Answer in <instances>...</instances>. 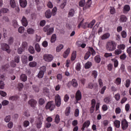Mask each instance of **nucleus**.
<instances>
[{
	"label": "nucleus",
	"mask_w": 131,
	"mask_h": 131,
	"mask_svg": "<svg viewBox=\"0 0 131 131\" xmlns=\"http://www.w3.org/2000/svg\"><path fill=\"white\" fill-rule=\"evenodd\" d=\"M106 49L109 52H113L116 49V43L114 41L108 42L106 46Z\"/></svg>",
	"instance_id": "nucleus-1"
},
{
	"label": "nucleus",
	"mask_w": 131,
	"mask_h": 131,
	"mask_svg": "<svg viewBox=\"0 0 131 131\" xmlns=\"http://www.w3.org/2000/svg\"><path fill=\"white\" fill-rule=\"evenodd\" d=\"M44 32H46L47 35H51L54 33V27H51L50 25H46L43 28Z\"/></svg>",
	"instance_id": "nucleus-2"
},
{
	"label": "nucleus",
	"mask_w": 131,
	"mask_h": 131,
	"mask_svg": "<svg viewBox=\"0 0 131 131\" xmlns=\"http://www.w3.org/2000/svg\"><path fill=\"white\" fill-rule=\"evenodd\" d=\"M55 108H56V105L54 104V101H53L48 102L45 106V109L49 110V111H54Z\"/></svg>",
	"instance_id": "nucleus-3"
},
{
	"label": "nucleus",
	"mask_w": 131,
	"mask_h": 131,
	"mask_svg": "<svg viewBox=\"0 0 131 131\" xmlns=\"http://www.w3.org/2000/svg\"><path fill=\"white\" fill-rule=\"evenodd\" d=\"M43 117L41 115L38 116L36 121V124L37 128H40L42 125V121H43Z\"/></svg>",
	"instance_id": "nucleus-4"
},
{
	"label": "nucleus",
	"mask_w": 131,
	"mask_h": 131,
	"mask_svg": "<svg viewBox=\"0 0 131 131\" xmlns=\"http://www.w3.org/2000/svg\"><path fill=\"white\" fill-rule=\"evenodd\" d=\"M1 49L3 51H5L8 53V54H10L11 53V50H10V46L9 45L4 43L1 45Z\"/></svg>",
	"instance_id": "nucleus-5"
},
{
	"label": "nucleus",
	"mask_w": 131,
	"mask_h": 131,
	"mask_svg": "<svg viewBox=\"0 0 131 131\" xmlns=\"http://www.w3.org/2000/svg\"><path fill=\"white\" fill-rule=\"evenodd\" d=\"M43 59L46 62H52L54 57H53V55L51 54H45L43 56Z\"/></svg>",
	"instance_id": "nucleus-6"
},
{
	"label": "nucleus",
	"mask_w": 131,
	"mask_h": 131,
	"mask_svg": "<svg viewBox=\"0 0 131 131\" xmlns=\"http://www.w3.org/2000/svg\"><path fill=\"white\" fill-rule=\"evenodd\" d=\"M55 100L56 106L60 107V106H61V97L59 94H57L55 96Z\"/></svg>",
	"instance_id": "nucleus-7"
},
{
	"label": "nucleus",
	"mask_w": 131,
	"mask_h": 131,
	"mask_svg": "<svg viewBox=\"0 0 131 131\" xmlns=\"http://www.w3.org/2000/svg\"><path fill=\"white\" fill-rule=\"evenodd\" d=\"M81 92H80V90H78L75 95L76 103H78V101H80V100H81Z\"/></svg>",
	"instance_id": "nucleus-8"
},
{
	"label": "nucleus",
	"mask_w": 131,
	"mask_h": 131,
	"mask_svg": "<svg viewBox=\"0 0 131 131\" xmlns=\"http://www.w3.org/2000/svg\"><path fill=\"white\" fill-rule=\"evenodd\" d=\"M121 126L123 130H125L128 127V122L126 121V120L124 119L122 121Z\"/></svg>",
	"instance_id": "nucleus-9"
},
{
	"label": "nucleus",
	"mask_w": 131,
	"mask_h": 131,
	"mask_svg": "<svg viewBox=\"0 0 131 131\" xmlns=\"http://www.w3.org/2000/svg\"><path fill=\"white\" fill-rule=\"evenodd\" d=\"M130 11V6L128 5H125L123 8V13L126 15Z\"/></svg>",
	"instance_id": "nucleus-10"
},
{
	"label": "nucleus",
	"mask_w": 131,
	"mask_h": 131,
	"mask_svg": "<svg viewBox=\"0 0 131 131\" xmlns=\"http://www.w3.org/2000/svg\"><path fill=\"white\" fill-rule=\"evenodd\" d=\"M91 125V121L90 120L85 121L83 124L82 127L81 128L82 131H84V129L86 128L89 127Z\"/></svg>",
	"instance_id": "nucleus-11"
},
{
	"label": "nucleus",
	"mask_w": 131,
	"mask_h": 131,
	"mask_svg": "<svg viewBox=\"0 0 131 131\" xmlns=\"http://www.w3.org/2000/svg\"><path fill=\"white\" fill-rule=\"evenodd\" d=\"M127 21V17L125 15L122 14L120 16L119 22L120 23H125Z\"/></svg>",
	"instance_id": "nucleus-12"
},
{
	"label": "nucleus",
	"mask_w": 131,
	"mask_h": 131,
	"mask_svg": "<svg viewBox=\"0 0 131 131\" xmlns=\"http://www.w3.org/2000/svg\"><path fill=\"white\" fill-rule=\"evenodd\" d=\"M10 12V10L8 8H2L0 9V17H2L3 16V14H7V13H9Z\"/></svg>",
	"instance_id": "nucleus-13"
},
{
	"label": "nucleus",
	"mask_w": 131,
	"mask_h": 131,
	"mask_svg": "<svg viewBox=\"0 0 131 131\" xmlns=\"http://www.w3.org/2000/svg\"><path fill=\"white\" fill-rule=\"evenodd\" d=\"M19 5L21 8H26L27 6V0H19Z\"/></svg>",
	"instance_id": "nucleus-14"
},
{
	"label": "nucleus",
	"mask_w": 131,
	"mask_h": 131,
	"mask_svg": "<svg viewBox=\"0 0 131 131\" xmlns=\"http://www.w3.org/2000/svg\"><path fill=\"white\" fill-rule=\"evenodd\" d=\"M29 104L30 105L31 107H34L36 105V104H37V101H36L34 99H31L29 101Z\"/></svg>",
	"instance_id": "nucleus-15"
},
{
	"label": "nucleus",
	"mask_w": 131,
	"mask_h": 131,
	"mask_svg": "<svg viewBox=\"0 0 131 131\" xmlns=\"http://www.w3.org/2000/svg\"><path fill=\"white\" fill-rule=\"evenodd\" d=\"M21 23L23 26H25V27L28 25V21L25 16L23 17L21 19Z\"/></svg>",
	"instance_id": "nucleus-16"
},
{
	"label": "nucleus",
	"mask_w": 131,
	"mask_h": 131,
	"mask_svg": "<svg viewBox=\"0 0 131 131\" xmlns=\"http://www.w3.org/2000/svg\"><path fill=\"white\" fill-rule=\"evenodd\" d=\"M43 94L46 97H49L50 96V90L47 88H45L43 89Z\"/></svg>",
	"instance_id": "nucleus-17"
},
{
	"label": "nucleus",
	"mask_w": 131,
	"mask_h": 131,
	"mask_svg": "<svg viewBox=\"0 0 131 131\" xmlns=\"http://www.w3.org/2000/svg\"><path fill=\"white\" fill-rule=\"evenodd\" d=\"M111 97L107 96L105 98L103 99V102L105 103V104H111Z\"/></svg>",
	"instance_id": "nucleus-18"
},
{
	"label": "nucleus",
	"mask_w": 131,
	"mask_h": 131,
	"mask_svg": "<svg viewBox=\"0 0 131 131\" xmlns=\"http://www.w3.org/2000/svg\"><path fill=\"white\" fill-rule=\"evenodd\" d=\"M45 16L48 19H50L51 17H52V12L51 11V10H48L45 12Z\"/></svg>",
	"instance_id": "nucleus-19"
},
{
	"label": "nucleus",
	"mask_w": 131,
	"mask_h": 131,
	"mask_svg": "<svg viewBox=\"0 0 131 131\" xmlns=\"http://www.w3.org/2000/svg\"><path fill=\"white\" fill-rule=\"evenodd\" d=\"M69 54H70V48H68L67 50L63 53V57L64 58H67L68 56L69 55Z\"/></svg>",
	"instance_id": "nucleus-20"
},
{
	"label": "nucleus",
	"mask_w": 131,
	"mask_h": 131,
	"mask_svg": "<svg viewBox=\"0 0 131 131\" xmlns=\"http://www.w3.org/2000/svg\"><path fill=\"white\" fill-rule=\"evenodd\" d=\"M71 83L73 88H77L78 86V83H77V81L75 79H72Z\"/></svg>",
	"instance_id": "nucleus-21"
},
{
	"label": "nucleus",
	"mask_w": 131,
	"mask_h": 131,
	"mask_svg": "<svg viewBox=\"0 0 131 131\" xmlns=\"http://www.w3.org/2000/svg\"><path fill=\"white\" fill-rule=\"evenodd\" d=\"M93 66V63L91 61H88L84 66L85 69H90Z\"/></svg>",
	"instance_id": "nucleus-22"
},
{
	"label": "nucleus",
	"mask_w": 131,
	"mask_h": 131,
	"mask_svg": "<svg viewBox=\"0 0 131 131\" xmlns=\"http://www.w3.org/2000/svg\"><path fill=\"white\" fill-rule=\"evenodd\" d=\"M74 14H75V11H74V9H71L68 13V17H73L74 16Z\"/></svg>",
	"instance_id": "nucleus-23"
},
{
	"label": "nucleus",
	"mask_w": 131,
	"mask_h": 131,
	"mask_svg": "<svg viewBox=\"0 0 131 131\" xmlns=\"http://www.w3.org/2000/svg\"><path fill=\"white\" fill-rule=\"evenodd\" d=\"M110 37V33H106L104 34L102 36H101V39L102 40L104 39H107V38H109Z\"/></svg>",
	"instance_id": "nucleus-24"
},
{
	"label": "nucleus",
	"mask_w": 131,
	"mask_h": 131,
	"mask_svg": "<svg viewBox=\"0 0 131 131\" xmlns=\"http://www.w3.org/2000/svg\"><path fill=\"white\" fill-rule=\"evenodd\" d=\"M20 79L21 81L25 82L27 80V76L26 74H23L20 76Z\"/></svg>",
	"instance_id": "nucleus-25"
},
{
	"label": "nucleus",
	"mask_w": 131,
	"mask_h": 131,
	"mask_svg": "<svg viewBox=\"0 0 131 131\" xmlns=\"http://www.w3.org/2000/svg\"><path fill=\"white\" fill-rule=\"evenodd\" d=\"M19 99V96H12L9 97V100L10 101H15L16 102V101H17V100H18Z\"/></svg>",
	"instance_id": "nucleus-26"
},
{
	"label": "nucleus",
	"mask_w": 131,
	"mask_h": 131,
	"mask_svg": "<svg viewBox=\"0 0 131 131\" xmlns=\"http://www.w3.org/2000/svg\"><path fill=\"white\" fill-rule=\"evenodd\" d=\"M88 52H90L91 55L93 56H95V55H96V51H95L94 48L92 47H89Z\"/></svg>",
	"instance_id": "nucleus-27"
},
{
	"label": "nucleus",
	"mask_w": 131,
	"mask_h": 131,
	"mask_svg": "<svg viewBox=\"0 0 131 131\" xmlns=\"http://www.w3.org/2000/svg\"><path fill=\"white\" fill-rule=\"evenodd\" d=\"M95 23H96V20L93 19L92 21L90 23L88 24V28H93V27L94 26V25H95Z\"/></svg>",
	"instance_id": "nucleus-28"
},
{
	"label": "nucleus",
	"mask_w": 131,
	"mask_h": 131,
	"mask_svg": "<svg viewBox=\"0 0 131 131\" xmlns=\"http://www.w3.org/2000/svg\"><path fill=\"white\" fill-rule=\"evenodd\" d=\"M92 5V2L88 1L86 2V4L85 5L83 10L86 9H89V8L91 7V5Z\"/></svg>",
	"instance_id": "nucleus-29"
},
{
	"label": "nucleus",
	"mask_w": 131,
	"mask_h": 131,
	"mask_svg": "<svg viewBox=\"0 0 131 131\" xmlns=\"http://www.w3.org/2000/svg\"><path fill=\"white\" fill-rule=\"evenodd\" d=\"M75 69L76 71H80V69H81V64L80 62H78L76 63Z\"/></svg>",
	"instance_id": "nucleus-30"
},
{
	"label": "nucleus",
	"mask_w": 131,
	"mask_h": 131,
	"mask_svg": "<svg viewBox=\"0 0 131 131\" xmlns=\"http://www.w3.org/2000/svg\"><path fill=\"white\" fill-rule=\"evenodd\" d=\"M115 127L117 128H119L120 127V121L119 120H115L114 122Z\"/></svg>",
	"instance_id": "nucleus-31"
},
{
	"label": "nucleus",
	"mask_w": 131,
	"mask_h": 131,
	"mask_svg": "<svg viewBox=\"0 0 131 131\" xmlns=\"http://www.w3.org/2000/svg\"><path fill=\"white\" fill-rule=\"evenodd\" d=\"M94 60L96 63H100L101 62V56L100 55H96L94 58Z\"/></svg>",
	"instance_id": "nucleus-32"
},
{
	"label": "nucleus",
	"mask_w": 131,
	"mask_h": 131,
	"mask_svg": "<svg viewBox=\"0 0 131 131\" xmlns=\"http://www.w3.org/2000/svg\"><path fill=\"white\" fill-rule=\"evenodd\" d=\"M57 39V36L55 34H54L52 35L51 38V42L52 43L55 42Z\"/></svg>",
	"instance_id": "nucleus-33"
},
{
	"label": "nucleus",
	"mask_w": 131,
	"mask_h": 131,
	"mask_svg": "<svg viewBox=\"0 0 131 131\" xmlns=\"http://www.w3.org/2000/svg\"><path fill=\"white\" fill-rule=\"evenodd\" d=\"M63 49H64V46H63L62 44H60L57 47L56 52H60V51L63 50Z\"/></svg>",
	"instance_id": "nucleus-34"
},
{
	"label": "nucleus",
	"mask_w": 131,
	"mask_h": 131,
	"mask_svg": "<svg viewBox=\"0 0 131 131\" xmlns=\"http://www.w3.org/2000/svg\"><path fill=\"white\" fill-rule=\"evenodd\" d=\"M94 83L93 82H89L87 86H86V89H90V90H93L94 89Z\"/></svg>",
	"instance_id": "nucleus-35"
},
{
	"label": "nucleus",
	"mask_w": 131,
	"mask_h": 131,
	"mask_svg": "<svg viewBox=\"0 0 131 131\" xmlns=\"http://www.w3.org/2000/svg\"><path fill=\"white\" fill-rule=\"evenodd\" d=\"M10 4L11 8H13V9L16 8V2H15V0H10Z\"/></svg>",
	"instance_id": "nucleus-36"
},
{
	"label": "nucleus",
	"mask_w": 131,
	"mask_h": 131,
	"mask_svg": "<svg viewBox=\"0 0 131 131\" xmlns=\"http://www.w3.org/2000/svg\"><path fill=\"white\" fill-rule=\"evenodd\" d=\"M71 108L70 107H67L66 110L65 114L66 116H69V115L70 114V110Z\"/></svg>",
	"instance_id": "nucleus-37"
},
{
	"label": "nucleus",
	"mask_w": 131,
	"mask_h": 131,
	"mask_svg": "<svg viewBox=\"0 0 131 131\" xmlns=\"http://www.w3.org/2000/svg\"><path fill=\"white\" fill-rule=\"evenodd\" d=\"M55 122L56 124H58L60 122V116L56 115L55 118Z\"/></svg>",
	"instance_id": "nucleus-38"
},
{
	"label": "nucleus",
	"mask_w": 131,
	"mask_h": 131,
	"mask_svg": "<svg viewBox=\"0 0 131 131\" xmlns=\"http://www.w3.org/2000/svg\"><path fill=\"white\" fill-rule=\"evenodd\" d=\"M106 89L107 86H103V87H102L100 91L101 95H104V94H105V91H106Z\"/></svg>",
	"instance_id": "nucleus-39"
},
{
	"label": "nucleus",
	"mask_w": 131,
	"mask_h": 131,
	"mask_svg": "<svg viewBox=\"0 0 131 131\" xmlns=\"http://www.w3.org/2000/svg\"><path fill=\"white\" fill-rule=\"evenodd\" d=\"M76 59V52L74 51L72 54L71 61H74Z\"/></svg>",
	"instance_id": "nucleus-40"
},
{
	"label": "nucleus",
	"mask_w": 131,
	"mask_h": 131,
	"mask_svg": "<svg viewBox=\"0 0 131 131\" xmlns=\"http://www.w3.org/2000/svg\"><path fill=\"white\" fill-rule=\"evenodd\" d=\"M66 5H67V1L63 0L60 7L61 9H64V8H65V7L66 6Z\"/></svg>",
	"instance_id": "nucleus-41"
},
{
	"label": "nucleus",
	"mask_w": 131,
	"mask_h": 131,
	"mask_svg": "<svg viewBox=\"0 0 131 131\" xmlns=\"http://www.w3.org/2000/svg\"><path fill=\"white\" fill-rule=\"evenodd\" d=\"M35 49L37 53H40L41 49L40 47L39 46V44L36 43L35 46Z\"/></svg>",
	"instance_id": "nucleus-42"
},
{
	"label": "nucleus",
	"mask_w": 131,
	"mask_h": 131,
	"mask_svg": "<svg viewBox=\"0 0 131 131\" xmlns=\"http://www.w3.org/2000/svg\"><path fill=\"white\" fill-rule=\"evenodd\" d=\"M112 61H114V66L115 68H117L118 67V60L116 59H113Z\"/></svg>",
	"instance_id": "nucleus-43"
},
{
	"label": "nucleus",
	"mask_w": 131,
	"mask_h": 131,
	"mask_svg": "<svg viewBox=\"0 0 131 131\" xmlns=\"http://www.w3.org/2000/svg\"><path fill=\"white\" fill-rule=\"evenodd\" d=\"M115 83H116V84H117V85H119V84H121V78H117Z\"/></svg>",
	"instance_id": "nucleus-44"
},
{
	"label": "nucleus",
	"mask_w": 131,
	"mask_h": 131,
	"mask_svg": "<svg viewBox=\"0 0 131 131\" xmlns=\"http://www.w3.org/2000/svg\"><path fill=\"white\" fill-rule=\"evenodd\" d=\"M29 52L30 53V54H34L35 50H34L33 47L29 46Z\"/></svg>",
	"instance_id": "nucleus-45"
},
{
	"label": "nucleus",
	"mask_w": 131,
	"mask_h": 131,
	"mask_svg": "<svg viewBox=\"0 0 131 131\" xmlns=\"http://www.w3.org/2000/svg\"><path fill=\"white\" fill-rule=\"evenodd\" d=\"M125 85L127 88H129V85H130V79H128L126 80Z\"/></svg>",
	"instance_id": "nucleus-46"
},
{
	"label": "nucleus",
	"mask_w": 131,
	"mask_h": 131,
	"mask_svg": "<svg viewBox=\"0 0 131 131\" xmlns=\"http://www.w3.org/2000/svg\"><path fill=\"white\" fill-rule=\"evenodd\" d=\"M90 57H91V52L88 51L85 53L84 59V60H88Z\"/></svg>",
	"instance_id": "nucleus-47"
},
{
	"label": "nucleus",
	"mask_w": 131,
	"mask_h": 131,
	"mask_svg": "<svg viewBox=\"0 0 131 131\" xmlns=\"http://www.w3.org/2000/svg\"><path fill=\"white\" fill-rule=\"evenodd\" d=\"M29 124H30V123H29V121L26 120L23 122L24 127H27V126H29Z\"/></svg>",
	"instance_id": "nucleus-48"
},
{
	"label": "nucleus",
	"mask_w": 131,
	"mask_h": 131,
	"mask_svg": "<svg viewBox=\"0 0 131 131\" xmlns=\"http://www.w3.org/2000/svg\"><path fill=\"white\" fill-rule=\"evenodd\" d=\"M43 75H45V73H43V72L39 71L37 76L38 78H42V77H43Z\"/></svg>",
	"instance_id": "nucleus-49"
},
{
	"label": "nucleus",
	"mask_w": 131,
	"mask_h": 131,
	"mask_svg": "<svg viewBox=\"0 0 131 131\" xmlns=\"http://www.w3.org/2000/svg\"><path fill=\"white\" fill-rule=\"evenodd\" d=\"M84 5H85V0H81L79 3L80 7H84Z\"/></svg>",
	"instance_id": "nucleus-50"
},
{
	"label": "nucleus",
	"mask_w": 131,
	"mask_h": 131,
	"mask_svg": "<svg viewBox=\"0 0 131 131\" xmlns=\"http://www.w3.org/2000/svg\"><path fill=\"white\" fill-rule=\"evenodd\" d=\"M45 102L46 101L45 100V99L41 98L39 99L38 103L39 105H43Z\"/></svg>",
	"instance_id": "nucleus-51"
},
{
	"label": "nucleus",
	"mask_w": 131,
	"mask_h": 131,
	"mask_svg": "<svg viewBox=\"0 0 131 131\" xmlns=\"http://www.w3.org/2000/svg\"><path fill=\"white\" fill-rule=\"evenodd\" d=\"M10 68V64H6L5 66H2V69H4L5 71H8V70Z\"/></svg>",
	"instance_id": "nucleus-52"
},
{
	"label": "nucleus",
	"mask_w": 131,
	"mask_h": 131,
	"mask_svg": "<svg viewBox=\"0 0 131 131\" xmlns=\"http://www.w3.org/2000/svg\"><path fill=\"white\" fill-rule=\"evenodd\" d=\"M115 99L116 101H119V100H120V94L119 93L115 94Z\"/></svg>",
	"instance_id": "nucleus-53"
},
{
	"label": "nucleus",
	"mask_w": 131,
	"mask_h": 131,
	"mask_svg": "<svg viewBox=\"0 0 131 131\" xmlns=\"http://www.w3.org/2000/svg\"><path fill=\"white\" fill-rule=\"evenodd\" d=\"M57 7H54V8L52 9V15L53 16H55L56 15V14H57Z\"/></svg>",
	"instance_id": "nucleus-54"
},
{
	"label": "nucleus",
	"mask_w": 131,
	"mask_h": 131,
	"mask_svg": "<svg viewBox=\"0 0 131 131\" xmlns=\"http://www.w3.org/2000/svg\"><path fill=\"white\" fill-rule=\"evenodd\" d=\"M27 32L29 34H33L34 33V30L32 28L28 29Z\"/></svg>",
	"instance_id": "nucleus-55"
},
{
	"label": "nucleus",
	"mask_w": 131,
	"mask_h": 131,
	"mask_svg": "<svg viewBox=\"0 0 131 131\" xmlns=\"http://www.w3.org/2000/svg\"><path fill=\"white\" fill-rule=\"evenodd\" d=\"M14 62L15 63H19L20 62V56L16 55L14 58Z\"/></svg>",
	"instance_id": "nucleus-56"
},
{
	"label": "nucleus",
	"mask_w": 131,
	"mask_h": 131,
	"mask_svg": "<svg viewBox=\"0 0 131 131\" xmlns=\"http://www.w3.org/2000/svg\"><path fill=\"white\" fill-rule=\"evenodd\" d=\"M127 34H126V32L125 31H123L121 32V36L123 38H126V36Z\"/></svg>",
	"instance_id": "nucleus-57"
},
{
	"label": "nucleus",
	"mask_w": 131,
	"mask_h": 131,
	"mask_svg": "<svg viewBox=\"0 0 131 131\" xmlns=\"http://www.w3.org/2000/svg\"><path fill=\"white\" fill-rule=\"evenodd\" d=\"M37 64V63H36V62L33 61L30 62L29 66H30V67H35V66H36Z\"/></svg>",
	"instance_id": "nucleus-58"
},
{
	"label": "nucleus",
	"mask_w": 131,
	"mask_h": 131,
	"mask_svg": "<svg viewBox=\"0 0 131 131\" xmlns=\"http://www.w3.org/2000/svg\"><path fill=\"white\" fill-rule=\"evenodd\" d=\"M121 112V108H120V107H118L116 108V110H115L116 114H120Z\"/></svg>",
	"instance_id": "nucleus-59"
},
{
	"label": "nucleus",
	"mask_w": 131,
	"mask_h": 131,
	"mask_svg": "<svg viewBox=\"0 0 131 131\" xmlns=\"http://www.w3.org/2000/svg\"><path fill=\"white\" fill-rule=\"evenodd\" d=\"M110 13L112 15H114V14L116 13V10H115V8H114V7H111Z\"/></svg>",
	"instance_id": "nucleus-60"
},
{
	"label": "nucleus",
	"mask_w": 131,
	"mask_h": 131,
	"mask_svg": "<svg viewBox=\"0 0 131 131\" xmlns=\"http://www.w3.org/2000/svg\"><path fill=\"white\" fill-rule=\"evenodd\" d=\"M118 49L119 50H124L125 49V45L124 44H121L118 46Z\"/></svg>",
	"instance_id": "nucleus-61"
},
{
	"label": "nucleus",
	"mask_w": 131,
	"mask_h": 131,
	"mask_svg": "<svg viewBox=\"0 0 131 131\" xmlns=\"http://www.w3.org/2000/svg\"><path fill=\"white\" fill-rule=\"evenodd\" d=\"M11 121V116H7L5 118V122H10Z\"/></svg>",
	"instance_id": "nucleus-62"
},
{
	"label": "nucleus",
	"mask_w": 131,
	"mask_h": 131,
	"mask_svg": "<svg viewBox=\"0 0 131 131\" xmlns=\"http://www.w3.org/2000/svg\"><path fill=\"white\" fill-rule=\"evenodd\" d=\"M120 59L121 60H125L126 59V55L125 53H123L120 56Z\"/></svg>",
	"instance_id": "nucleus-63"
},
{
	"label": "nucleus",
	"mask_w": 131,
	"mask_h": 131,
	"mask_svg": "<svg viewBox=\"0 0 131 131\" xmlns=\"http://www.w3.org/2000/svg\"><path fill=\"white\" fill-rule=\"evenodd\" d=\"M126 52L127 53V54H128L129 57L131 58V47H129L127 48Z\"/></svg>",
	"instance_id": "nucleus-64"
}]
</instances>
